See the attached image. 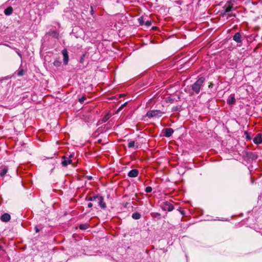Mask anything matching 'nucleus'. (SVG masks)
Wrapping results in <instances>:
<instances>
[{
	"instance_id": "obj_8",
	"label": "nucleus",
	"mask_w": 262,
	"mask_h": 262,
	"mask_svg": "<svg viewBox=\"0 0 262 262\" xmlns=\"http://www.w3.org/2000/svg\"><path fill=\"white\" fill-rule=\"evenodd\" d=\"M139 174V171L137 169H134L130 170L127 174V176L130 178H135L138 176Z\"/></svg>"
},
{
	"instance_id": "obj_10",
	"label": "nucleus",
	"mask_w": 262,
	"mask_h": 262,
	"mask_svg": "<svg viewBox=\"0 0 262 262\" xmlns=\"http://www.w3.org/2000/svg\"><path fill=\"white\" fill-rule=\"evenodd\" d=\"M233 39L237 43H241L242 42V35L239 32L236 33L233 36Z\"/></svg>"
},
{
	"instance_id": "obj_12",
	"label": "nucleus",
	"mask_w": 262,
	"mask_h": 262,
	"mask_svg": "<svg viewBox=\"0 0 262 262\" xmlns=\"http://www.w3.org/2000/svg\"><path fill=\"white\" fill-rule=\"evenodd\" d=\"M13 12V9L11 7H9L4 10V13L6 15H10Z\"/></svg>"
},
{
	"instance_id": "obj_24",
	"label": "nucleus",
	"mask_w": 262,
	"mask_h": 262,
	"mask_svg": "<svg viewBox=\"0 0 262 262\" xmlns=\"http://www.w3.org/2000/svg\"><path fill=\"white\" fill-rule=\"evenodd\" d=\"M138 21L140 25H143L144 21V18L143 17H140L138 18Z\"/></svg>"
},
{
	"instance_id": "obj_17",
	"label": "nucleus",
	"mask_w": 262,
	"mask_h": 262,
	"mask_svg": "<svg viewBox=\"0 0 262 262\" xmlns=\"http://www.w3.org/2000/svg\"><path fill=\"white\" fill-rule=\"evenodd\" d=\"M100 195H94L93 196H90L88 199V200L90 201H97H97L99 199V197H100Z\"/></svg>"
},
{
	"instance_id": "obj_25",
	"label": "nucleus",
	"mask_w": 262,
	"mask_h": 262,
	"mask_svg": "<svg viewBox=\"0 0 262 262\" xmlns=\"http://www.w3.org/2000/svg\"><path fill=\"white\" fill-rule=\"evenodd\" d=\"M152 189L151 187L148 186V187H146L145 191L147 193H150L152 191Z\"/></svg>"
},
{
	"instance_id": "obj_15",
	"label": "nucleus",
	"mask_w": 262,
	"mask_h": 262,
	"mask_svg": "<svg viewBox=\"0 0 262 262\" xmlns=\"http://www.w3.org/2000/svg\"><path fill=\"white\" fill-rule=\"evenodd\" d=\"M8 172V167L6 166L4 167L0 171V176L4 177Z\"/></svg>"
},
{
	"instance_id": "obj_27",
	"label": "nucleus",
	"mask_w": 262,
	"mask_h": 262,
	"mask_svg": "<svg viewBox=\"0 0 262 262\" xmlns=\"http://www.w3.org/2000/svg\"><path fill=\"white\" fill-rule=\"evenodd\" d=\"M145 25L147 27H149L151 25V22L150 20H147L145 21Z\"/></svg>"
},
{
	"instance_id": "obj_2",
	"label": "nucleus",
	"mask_w": 262,
	"mask_h": 262,
	"mask_svg": "<svg viewBox=\"0 0 262 262\" xmlns=\"http://www.w3.org/2000/svg\"><path fill=\"white\" fill-rule=\"evenodd\" d=\"M164 114V112L160 110H151L148 111L146 113V116L148 118L160 117Z\"/></svg>"
},
{
	"instance_id": "obj_3",
	"label": "nucleus",
	"mask_w": 262,
	"mask_h": 262,
	"mask_svg": "<svg viewBox=\"0 0 262 262\" xmlns=\"http://www.w3.org/2000/svg\"><path fill=\"white\" fill-rule=\"evenodd\" d=\"M73 156V155L72 154L70 155V156H69V158H67L66 156H63L62 157V162H61L62 165L63 166H66L68 164L71 163V162H72L71 158H72Z\"/></svg>"
},
{
	"instance_id": "obj_20",
	"label": "nucleus",
	"mask_w": 262,
	"mask_h": 262,
	"mask_svg": "<svg viewBox=\"0 0 262 262\" xmlns=\"http://www.w3.org/2000/svg\"><path fill=\"white\" fill-rule=\"evenodd\" d=\"M53 64L56 67H59L61 65V62L56 59L53 62Z\"/></svg>"
},
{
	"instance_id": "obj_29",
	"label": "nucleus",
	"mask_w": 262,
	"mask_h": 262,
	"mask_svg": "<svg viewBox=\"0 0 262 262\" xmlns=\"http://www.w3.org/2000/svg\"><path fill=\"white\" fill-rule=\"evenodd\" d=\"M245 134H246V138L248 140H251V138L250 135L248 134V133L247 132H245Z\"/></svg>"
},
{
	"instance_id": "obj_5",
	"label": "nucleus",
	"mask_w": 262,
	"mask_h": 262,
	"mask_svg": "<svg viewBox=\"0 0 262 262\" xmlns=\"http://www.w3.org/2000/svg\"><path fill=\"white\" fill-rule=\"evenodd\" d=\"M61 53H62V54L63 57V63H64V64L67 65L69 61V55H68V51L67 49H64L62 51Z\"/></svg>"
},
{
	"instance_id": "obj_18",
	"label": "nucleus",
	"mask_w": 262,
	"mask_h": 262,
	"mask_svg": "<svg viewBox=\"0 0 262 262\" xmlns=\"http://www.w3.org/2000/svg\"><path fill=\"white\" fill-rule=\"evenodd\" d=\"M111 115L110 114H107L105 116H104L102 119V122L104 123L106 122L111 117Z\"/></svg>"
},
{
	"instance_id": "obj_35",
	"label": "nucleus",
	"mask_w": 262,
	"mask_h": 262,
	"mask_svg": "<svg viewBox=\"0 0 262 262\" xmlns=\"http://www.w3.org/2000/svg\"><path fill=\"white\" fill-rule=\"evenodd\" d=\"M180 212H181V213L182 214H184V211H181Z\"/></svg>"
},
{
	"instance_id": "obj_26",
	"label": "nucleus",
	"mask_w": 262,
	"mask_h": 262,
	"mask_svg": "<svg viewBox=\"0 0 262 262\" xmlns=\"http://www.w3.org/2000/svg\"><path fill=\"white\" fill-rule=\"evenodd\" d=\"M86 97L85 96H82L81 98L79 99V102L80 103H83Z\"/></svg>"
},
{
	"instance_id": "obj_34",
	"label": "nucleus",
	"mask_w": 262,
	"mask_h": 262,
	"mask_svg": "<svg viewBox=\"0 0 262 262\" xmlns=\"http://www.w3.org/2000/svg\"><path fill=\"white\" fill-rule=\"evenodd\" d=\"M87 178H88V179L89 180H91V179H92V177L91 176H88V177H87Z\"/></svg>"
},
{
	"instance_id": "obj_28",
	"label": "nucleus",
	"mask_w": 262,
	"mask_h": 262,
	"mask_svg": "<svg viewBox=\"0 0 262 262\" xmlns=\"http://www.w3.org/2000/svg\"><path fill=\"white\" fill-rule=\"evenodd\" d=\"M127 104V102H125L123 104H122L120 107L119 108V110H121L122 108H123V107L125 106Z\"/></svg>"
},
{
	"instance_id": "obj_23",
	"label": "nucleus",
	"mask_w": 262,
	"mask_h": 262,
	"mask_svg": "<svg viewBox=\"0 0 262 262\" xmlns=\"http://www.w3.org/2000/svg\"><path fill=\"white\" fill-rule=\"evenodd\" d=\"M79 228L80 229L82 230H85L88 228V225L86 224H81L79 226Z\"/></svg>"
},
{
	"instance_id": "obj_19",
	"label": "nucleus",
	"mask_w": 262,
	"mask_h": 262,
	"mask_svg": "<svg viewBox=\"0 0 262 262\" xmlns=\"http://www.w3.org/2000/svg\"><path fill=\"white\" fill-rule=\"evenodd\" d=\"M248 157L252 160H256L257 158V156L252 152H250L248 155Z\"/></svg>"
},
{
	"instance_id": "obj_1",
	"label": "nucleus",
	"mask_w": 262,
	"mask_h": 262,
	"mask_svg": "<svg viewBox=\"0 0 262 262\" xmlns=\"http://www.w3.org/2000/svg\"><path fill=\"white\" fill-rule=\"evenodd\" d=\"M205 85V78L204 77H199L193 84L191 85V89L193 94H199Z\"/></svg>"
},
{
	"instance_id": "obj_31",
	"label": "nucleus",
	"mask_w": 262,
	"mask_h": 262,
	"mask_svg": "<svg viewBox=\"0 0 262 262\" xmlns=\"http://www.w3.org/2000/svg\"><path fill=\"white\" fill-rule=\"evenodd\" d=\"M235 17V14H228V18H229V17Z\"/></svg>"
},
{
	"instance_id": "obj_36",
	"label": "nucleus",
	"mask_w": 262,
	"mask_h": 262,
	"mask_svg": "<svg viewBox=\"0 0 262 262\" xmlns=\"http://www.w3.org/2000/svg\"><path fill=\"white\" fill-rule=\"evenodd\" d=\"M3 248V247L1 245H0V251L2 250Z\"/></svg>"
},
{
	"instance_id": "obj_11",
	"label": "nucleus",
	"mask_w": 262,
	"mask_h": 262,
	"mask_svg": "<svg viewBox=\"0 0 262 262\" xmlns=\"http://www.w3.org/2000/svg\"><path fill=\"white\" fill-rule=\"evenodd\" d=\"M98 205L100 206L101 208H105L106 207L105 203L103 202V198L100 195V197H99V199L97 201Z\"/></svg>"
},
{
	"instance_id": "obj_7",
	"label": "nucleus",
	"mask_w": 262,
	"mask_h": 262,
	"mask_svg": "<svg viewBox=\"0 0 262 262\" xmlns=\"http://www.w3.org/2000/svg\"><path fill=\"white\" fill-rule=\"evenodd\" d=\"M1 220L3 222H8L11 219V216L9 213H5L0 217Z\"/></svg>"
},
{
	"instance_id": "obj_32",
	"label": "nucleus",
	"mask_w": 262,
	"mask_h": 262,
	"mask_svg": "<svg viewBox=\"0 0 262 262\" xmlns=\"http://www.w3.org/2000/svg\"><path fill=\"white\" fill-rule=\"evenodd\" d=\"M36 232H38L40 231V229L38 228V227L36 226L35 227Z\"/></svg>"
},
{
	"instance_id": "obj_37",
	"label": "nucleus",
	"mask_w": 262,
	"mask_h": 262,
	"mask_svg": "<svg viewBox=\"0 0 262 262\" xmlns=\"http://www.w3.org/2000/svg\"><path fill=\"white\" fill-rule=\"evenodd\" d=\"M17 54L19 55V56H20V57L21 56V54L19 53V52H17Z\"/></svg>"
},
{
	"instance_id": "obj_38",
	"label": "nucleus",
	"mask_w": 262,
	"mask_h": 262,
	"mask_svg": "<svg viewBox=\"0 0 262 262\" xmlns=\"http://www.w3.org/2000/svg\"><path fill=\"white\" fill-rule=\"evenodd\" d=\"M2 81V80H0V81Z\"/></svg>"
},
{
	"instance_id": "obj_30",
	"label": "nucleus",
	"mask_w": 262,
	"mask_h": 262,
	"mask_svg": "<svg viewBox=\"0 0 262 262\" xmlns=\"http://www.w3.org/2000/svg\"><path fill=\"white\" fill-rule=\"evenodd\" d=\"M23 74H24V72L23 70L19 71V72L18 73V76H22V75H23Z\"/></svg>"
},
{
	"instance_id": "obj_13",
	"label": "nucleus",
	"mask_w": 262,
	"mask_h": 262,
	"mask_svg": "<svg viewBox=\"0 0 262 262\" xmlns=\"http://www.w3.org/2000/svg\"><path fill=\"white\" fill-rule=\"evenodd\" d=\"M225 7V9H225V14L226 13H228V12H229L231 11H232V8H233L232 6L230 5L229 3V4H226V5L225 6V7Z\"/></svg>"
},
{
	"instance_id": "obj_9",
	"label": "nucleus",
	"mask_w": 262,
	"mask_h": 262,
	"mask_svg": "<svg viewBox=\"0 0 262 262\" xmlns=\"http://www.w3.org/2000/svg\"><path fill=\"white\" fill-rule=\"evenodd\" d=\"M253 142L256 144H259L262 143V137L260 134H258L254 138L253 140Z\"/></svg>"
},
{
	"instance_id": "obj_21",
	"label": "nucleus",
	"mask_w": 262,
	"mask_h": 262,
	"mask_svg": "<svg viewBox=\"0 0 262 262\" xmlns=\"http://www.w3.org/2000/svg\"><path fill=\"white\" fill-rule=\"evenodd\" d=\"M135 146V142L134 141H130L128 143V148H133Z\"/></svg>"
},
{
	"instance_id": "obj_22",
	"label": "nucleus",
	"mask_w": 262,
	"mask_h": 262,
	"mask_svg": "<svg viewBox=\"0 0 262 262\" xmlns=\"http://www.w3.org/2000/svg\"><path fill=\"white\" fill-rule=\"evenodd\" d=\"M174 99L170 97H168L166 99V101L167 103H172L174 102Z\"/></svg>"
},
{
	"instance_id": "obj_16",
	"label": "nucleus",
	"mask_w": 262,
	"mask_h": 262,
	"mask_svg": "<svg viewBox=\"0 0 262 262\" xmlns=\"http://www.w3.org/2000/svg\"><path fill=\"white\" fill-rule=\"evenodd\" d=\"M132 216L135 220H139L141 218V215L140 213L135 212L132 214Z\"/></svg>"
},
{
	"instance_id": "obj_4",
	"label": "nucleus",
	"mask_w": 262,
	"mask_h": 262,
	"mask_svg": "<svg viewBox=\"0 0 262 262\" xmlns=\"http://www.w3.org/2000/svg\"><path fill=\"white\" fill-rule=\"evenodd\" d=\"M162 209L165 211H171L173 209V206L170 203L165 201L163 204Z\"/></svg>"
},
{
	"instance_id": "obj_33",
	"label": "nucleus",
	"mask_w": 262,
	"mask_h": 262,
	"mask_svg": "<svg viewBox=\"0 0 262 262\" xmlns=\"http://www.w3.org/2000/svg\"><path fill=\"white\" fill-rule=\"evenodd\" d=\"M88 207L89 208H91L92 206H93V204L92 203H89L88 204Z\"/></svg>"
},
{
	"instance_id": "obj_14",
	"label": "nucleus",
	"mask_w": 262,
	"mask_h": 262,
	"mask_svg": "<svg viewBox=\"0 0 262 262\" xmlns=\"http://www.w3.org/2000/svg\"><path fill=\"white\" fill-rule=\"evenodd\" d=\"M227 102L229 104H233L235 102V99L233 96H230L227 99Z\"/></svg>"
},
{
	"instance_id": "obj_6",
	"label": "nucleus",
	"mask_w": 262,
	"mask_h": 262,
	"mask_svg": "<svg viewBox=\"0 0 262 262\" xmlns=\"http://www.w3.org/2000/svg\"><path fill=\"white\" fill-rule=\"evenodd\" d=\"M164 136L166 137H170L174 132V130L171 128H166L163 129Z\"/></svg>"
}]
</instances>
